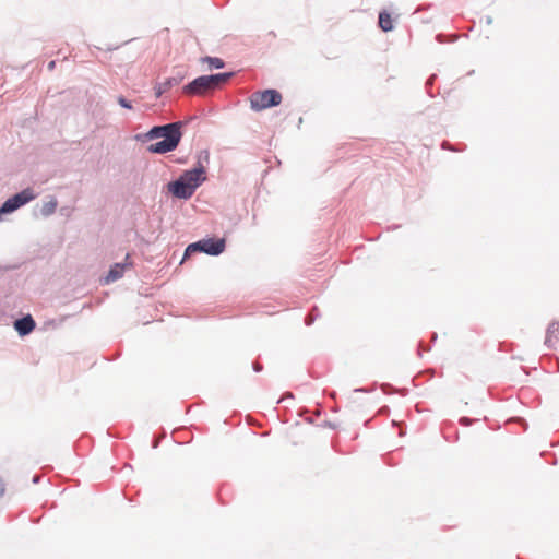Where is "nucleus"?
<instances>
[{
    "label": "nucleus",
    "mask_w": 559,
    "mask_h": 559,
    "mask_svg": "<svg viewBox=\"0 0 559 559\" xmlns=\"http://www.w3.org/2000/svg\"><path fill=\"white\" fill-rule=\"evenodd\" d=\"M146 136L148 139L164 138V140L151 144L147 147L150 153L164 154L174 151L181 139L180 123L174 122L160 127H154L146 133Z\"/></svg>",
    "instance_id": "nucleus-1"
},
{
    "label": "nucleus",
    "mask_w": 559,
    "mask_h": 559,
    "mask_svg": "<svg viewBox=\"0 0 559 559\" xmlns=\"http://www.w3.org/2000/svg\"><path fill=\"white\" fill-rule=\"evenodd\" d=\"M204 62H207L211 67H214L216 69H221L224 67V62L219 58L206 57L204 59Z\"/></svg>",
    "instance_id": "nucleus-9"
},
{
    "label": "nucleus",
    "mask_w": 559,
    "mask_h": 559,
    "mask_svg": "<svg viewBox=\"0 0 559 559\" xmlns=\"http://www.w3.org/2000/svg\"><path fill=\"white\" fill-rule=\"evenodd\" d=\"M390 29H392L391 20H390V15L386 14V27H385V31L389 32Z\"/></svg>",
    "instance_id": "nucleus-14"
},
{
    "label": "nucleus",
    "mask_w": 559,
    "mask_h": 559,
    "mask_svg": "<svg viewBox=\"0 0 559 559\" xmlns=\"http://www.w3.org/2000/svg\"><path fill=\"white\" fill-rule=\"evenodd\" d=\"M118 103L123 108H127V109H131L132 108L131 104L124 97H122V96L118 97Z\"/></svg>",
    "instance_id": "nucleus-10"
},
{
    "label": "nucleus",
    "mask_w": 559,
    "mask_h": 559,
    "mask_svg": "<svg viewBox=\"0 0 559 559\" xmlns=\"http://www.w3.org/2000/svg\"><path fill=\"white\" fill-rule=\"evenodd\" d=\"M5 492V484L3 481V478L0 476V498L4 495Z\"/></svg>",
    "instance_id": "nucleus-12"
},
{
    "label": "nucleus",
    "mask_w": 559,
    "mask_h": 559,
    "mask_svg": "<svg viewBox=\"0 0 559 559\" xmlns=\"http://www.w3.org/2000/svg\"><path fill=\"white\" fill-rule=\"evenodd\" d=\"M55 61H50L49 64H48V69L49 70H52L55 68Z\"/></svg>",
    "instance_id": "nucleus-15"
},
{
    "label": "nucleus",
    "mask_w": 559,
    "mask_h": 559,
    "mask_svg": "<svg viewBox=\"0 0 559 559\" xmlns=\"http://www.w3.org/2000/svg\"><path fill=\"white\" fill-rule=\"evenodd\" d=\"M14 328L20 335L24 336L29 334L35 329V321L28 314L22 319L16 320L14 322Z\"/></svg>",
    "instance_id": "nucleus-6"
},
{
    "label": "nucleus",
    "mask_w": 559,
    "mask_h": 559,
    "mask_svg": "<svg viewBox=\"0 0 559 559\" xmlns=\"http://www.w3.org/2000/svg\"><path fill=\"white\" fill-rule=\"evenodd\" d=\"M249 100L251 109L261 111L280 105L282 102V94L276 90L258 91L251 94Z\"/></svg>",
    "instance_id": "nucleus-4"
},
{
    "label": "nucleus",
    "mask_w": 559,
    "mask_h": 559,
    "mask_svg": "<svg viewBox=\"0 0 559 559\" xmlns=\"http://www.w3.org/2000/svg\"><path fill=\"white\" fill-rule=\"evenodd\" d=\"M545 343L548 347L559 348V322L549 325Z\"/></svg>",
    "instance_id": "nucleus-7"
},
{
    "label": "nucleus",
    "mask_w": 559,
    "mask_h": 559,
    "mask_svg": "<svg viewBox=\"0 0 559 559\" xmlns=\"http://www.w3.org/2000/svg\"><path fill=\"white\" fill-rule=\"evenodd\" d=\"M230 76L231 73L202 75L186 85L183 91L190 95H204L209 91L215 90L219 85L226 83Z\"/></svg>",
    "instance_id": "nucleus-3"
},
{
    "label": "nucleus",
    "mask_w": 559,
    "mask_h": 559,
    "mask_svg": "<svg viewBox=\"0 0 559 559\" xmlns=\"http://www.w3.org/2000/svg\"><path fill=\"white\" fill-rule=\"evenodd\" d=\"M57 204L56 203H51L47 206V211H46V214H50L55 211Z\"/></svg>",
    "instance_id": "nucleus-13"
},
{
    "label": "nucleus",
    "mask_w": 559,
    "mask_h": 559,
    "mask_svg": "<svg viewBox=\"0 0 559 559\" xmlns=\"http://www.w3.org/2000/svg\"><path fill=\"white\" fill-rule=\"evenodd\" d=\"M124 267L126 265L124 264H115L108 272L107 276H106V283H109V282H114V281H117L118 278H120L124 272Z\"/></svg>",
    "instance_id": "nucleus-8"
},
{
    "label": "nucleus",
    "mask_w": 559,
    "mask_h": 559,
    "mask_svg": "<svg viewBox=\"0 0 559 559\" xmlns=\"http://www.w3.org/2000/svg\"><path fill=\"white\" fill-rule=\"evenodd\" d=\"M225 250L224 239H202L200 241L190 243L185 252V258L195 252H204L211 255L221 254Z\"/></svg>",
    "instance_id": "nucleus-5"
},
{
    "label": "nucleus",
    "mask_w": 559,
    "mask_h": 559,
    "mask_svg": "<svg viewBox=\"0 0 559 559\" xmlns=\"http://www.w3.org/2000/svg\"><path fill=\"white\" fill-rule=\"evenodd\" d=\"M378 19H379L378 23H379L380 28L384 31V24H385L384 11L379 12V17Z\"/></svg>",
    "instance_id": "nucleus-11"
},
{
    "label": "nucleus",
    "mask_w": 559,
    "mask_h": 559,
    "mask_svg": "<svg viewBox=\"0 0 559 559\" xmlns=\"http://www.w3.org/2000/svg\"><path fill=\"white\" fill-rule=\"evenodd\" d=\"M202 167L185 171L177 180L167 185L168 191L178 199H189L204 180Z\"/></svg>",
    "instance_id": "nucleus-2"
}]
</instances>
